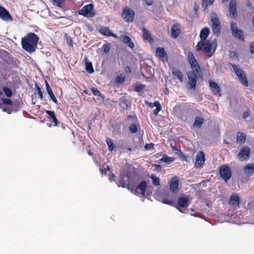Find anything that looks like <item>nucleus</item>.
I'll return each mask as SVG.
<instances>
[{
  "instance_id": "0e129e2a",
  "label": "nucleus",
  "mask_w": 254,
  "mask_h": 254,
  "mask_svg": "<svg viewBox=\"0 0 254 254\" xmlns=\"http://www.w3.org/2000/svg\"><path fill=\"white\" fill-rule=\"evenodd\" d=\"M223 142H224V143H225L226 144H229V142L228 141L226 140H224Z\"/></svg>"
},
{
  "instance_id": "8fccbe9b",
  "label": "nucleus",
  "mask_w": 254,
  "mask_h": 254,
  "mask_svg": "<svg viewBox=\"0 0 254 254\" xmlns=\"http://www.w3.org/2000/svg\"><path fill=\"white\" fill-rule=\"evenodd\" d=\"M36 88H37V91L38 94L39 95V98L41 100H42L43 98V93H42V92L41 91V88L38 85H36Z\"/></svg>"
},
{
  "instance_id": "09e8293b",
  "label": "nucleus",
  "mask_w": 254,
  "mask_h": 254,
  "mask_svg": "<svg viewBox=\"0 0 254 254\" xmlns=\"http://www.w3.org/2000/svg\"><path fill=\"white\" fill-rule=\"evenodd\" d=\"M251 111L249 108H248L245 112L243 113V118L246 119L250 116Z\"/></svg>"
},
{
  "instance_id": "e433bc0d",
  "label": "nucleus",
  "mask_w": 254,
  "mask_h": 254,
  "mask_svg": "<svg viewBox=\"0 0 254 254\" xmlns=\"http://www.w3.org/2000/svg\"><path fill=\"white\" fill-rule=\"evenodd\" d=\"M127 181L126 185L127 186V188L128 189H131L132 190L133 186V184L131 182L132 181L131 174L130 173H127Z\"/></svg>"
},
{
  "instance_id": "79ce46f5",
  "label": "nucleus",
  "mask_w": 254,
  "mask_h": 254,
  "mask_svg": "<svg viewBox=\"0 0 254 254\" xmlns=\"http://www.w3.org/2000/svg\"><path fill=\"white\" fill-rule=\"evenodd\" d=\"M145 88V85L141 84L139 82H137L135 86L134 90L137 92H141Z\"/></svg>"
},
{
  "instance_id": "b1692460",
  "label": "nucleus",
  "mask_w": 254,
  "mask_h": 254,
  "mask_svg": "<svg viewBox=\"0 0 254 254\" xmlns=\"http://www.w3.org/2000/svg\"><path fill=\"white\" fill-rule=\"evenodd\" d=\"M119 105L122 109L125 110L131 106V102L129 100L126 99L125 97H122L120 99Z\"/></svg>"
},
{
  "instance_id": "58836bf2",
  "label": "nucleus",
  "mask_w": 254,
  "mask_h": 254,
  "mask_svg": "<svg viewBox=\"0 0 254 254\" xmlns=\"http://www.w3.org/2000/svg\"><path fill=\"white\" fill-rule=\"evenodd\" d=\"M150 178L152 180V184L153 185L155 186H159L160 185V180L159 178L156 177L153 174H152Z\"/></svg>"
},
{
  "instance_id": "c03bdc74",
  "label": "nucleus",
  "mask_w": 254,
  "mask_h": 254,
  "mask_svg": "<svg viewBox=\"0 0 254 254\" xmlns=\"http://www.w3.org/2000/svg\"><path fill=\"white\" fill-rule=\"evenodd\" d=\"M2 90L5 94V95L7 97H11L12 96V92L10 89L8 87H4L2 88Z\"/></svg>"
},
{
  "instance_id": "39448f33",
  "label": "nucleus",
  "mask_w": 254,
  "mask_h": 254,
  "mask_svg": "<svg viewBox=\"0 0 254 254\" xmlns=\"http://www.w3.org/2000/svg\"><path fill=\"white\" fill-rule=\"evenodd\" d=\"M230 65L233 68L234 72L238 77L241 83L245 87H248L249 85L248 80L246 74L245 73L243 69L235 64H230Z\"/></svg>"
},
{
  "instance_id": "423d86ee",
  "label": "nucleus",
  "mask_w": 254,
  "mask_h": 254,
  "mask_svg": "<svg viewBox=\"0 0 254 254\" xmlns=\"http://www.w3.org/2000/svg\"><path fill=\"white\" fill-rule=\"evenodd\" d=\"M127 123H131L128 127V129L132 133H135L137 132L138 128L139 127V124L136 116L128 115L126 119Z\"/></svg>"
},
{
  "instance_id": "f257e3e1",
  "label": "nucleus",
  "mask_w": 254,
  "mask_h": 254,
  "mask_svg": "<svg viewBox=\"0 0 254 254\" xmlns=\"http://www.w3.org/2000/svg\"><path fill=\"white\" fill-rule=\"evenodd\" d=\"M187 56L191 68V70L187 72L188 83L191 89H195L196 82L199 77L202 76V72L193 53L189 51Z\"/></svg>"
},
{
  "instance_id": "e2e57ef3",
  "label": "nucleus",
  "mask_w": 254,
  "mask_h": 254,
  "mask_svg": "<svg viewBox=\"0 0 254 254\" xmlns=\"http://www.w3.org/2000/svg\"><path fill=\"white\" fill-rule=\"evenodd\" d=\"M2 76L3 79H4L5 80H6V79H7L8 78L6 76V74L4 75H2Z\"/></svg>"
},
{
  "instance_id": "de8ad7c7",
  "label": "nucleus",
  "mask_w": 254,
  "mask_h": 254,
  "mask_svg": "<svg viewBox=\"0 0 254 254\" xmlns=\"http://www.w3.org/2000/svg\"><path fill=\"white\" fill-rule=\"evenodd\" d=\"M1 101H2L3 104L4 105H7L11 106H12L13 105V101L10 99L2 98Z\"/></svg>"
},
{
  "instance_id": "6e6d98bb",
  "label": "nucleus",
  "mask_w": 254,
  "mask_h": 254,
  "mask_svg": "<svg viewBox=\"0 0 254 254\" xmlns=\"http://www.w3.org/2000/svg\"><path fill=\"white\" fill-rule=\"evenodd\" d=\"M250 52L252 54L254 53V42H252L250 44Z\"/></svg>"
},
{
  "instance_id": "7ed1b4c3",
  "label": "nucleus",
  "mask_w": 254,
  "mask_h": 254,
  "mask_svg": "<svg viewBox=\"0 0 254 254\" xmlns=\"http://www.w3.org/2000/svg\"><path fill=\"white\" fill-rule=\"evenodd\" d=\"M173 199H163L162 202L177 208L180 212H184L180 207H187L190 205L189 198L188 196H181L178 198V204H176Z\"/></svg>"
},
{
  "instance_id": "aec40b11",
  "label": "nucleus",
  "mask_w": 254,
  "mask_h": 254,
  "mask_svg": "<svg viewBox=\"0 0 254 254\" xmlns=\"http://www.w3.org/2000/svg\"><path fill=\"white\" fill-rule=\"evenodd\" d=\"M118 39L122 40V42L126 44L130 49H133L134 47V44L129 36L122 35Z\"/></svg>"
},
{
  "instance_id": "4d7b16f0",
  "label": "nucleus",
  "mask_w": 254,
  "mask_h": 254,
  "mask_svg": "<svg viewBox=\"0 0 254 254\" xmlns=\"http://www.w3.org/2000/svg\"><path fill=\"white\" fill-rule=\"evenodd\" d=\"M122 149L124 150L125 152H128L132 150L131 148L129 146H125L124 147H123Z\"/></svg>"
},
{
  "instance_id": "a878e982",
  "label": "nucleus",
  "mask_w": 254,
  "mask_h": 254,
  "mask_svg": "<svg viewBox=\"0 0 254 254\" xmlns=\"http://www.w3.org/2000/svg\"><path fill=\"white\" fill-rule=\"evenodd\" d=\"M142 37L144 41H146L149 43H152L154 42V40L152 37L151 34L149 31L145 28L142 29Z\"/></svg>"
},
{
  "instance_id": "603ef678",
  "label": "nucleus",
  "mask_w": 254,
  "mask_h": 254,
  "mask_svg": "<svg viewBox=\"0 0 254 254\" xmlns=\"http://www.w3.org/2000/svg\"><path fill=\"white\" fill-rule=\"evenodd\" d=\"M154 170L157 171L158 172H160L161 171V166L159 164H155L154 165Z\"/></svg>"
},
{
  "instance_id": "7c9ffc66",
  "label": "nucleus",
  "mask_w": 254,
  "mask_h": 254,
  "mask_svg": "<svg viewBox=\"0 0 254 254\" xmlns=\"http://www.w3.org/2000/svg\"><path fill=\"white\" fill-rule=\"evenodd\" d=\"M246 134L244 132H238L237 136V142L240 144H243L246 139Z\"/></svg>"
},
{
  "instance_id": "f03ea898",
  "label": "nucleus",
  "mask_w": 254,
  "mask_h": 254,
  "mask_svg": "<svg viewBox=\"0 0 254 254\" xmlns=\"http://www.w3.org/2000/svg\"><path fill=\"white\" fill-rule=\"evenodd\" d=\"M39 37L34 33L30 32L21 39L22 48L29 53L34 52L37 48Z\"/></svg>"
},
{
  "instance_id": "dca6fc26",
  "label": "nucleus",
  "mask_w": 254,
  "mask_h": 254,
  "mask_svg": "<svg viewBox=\"0 0 254 254\" xmlns=\"http://www.w3.org/2000/svg\"><path fill=\"white\" fill-rule=\"evenodd\" d=\"M147 188V183L142 181L134 190V193L137 195H144Z\"/></svg>"
},
{
  "instance_id": "6e6552de",
  "label": "nucleus",
  "mask_w": 254,
  "mask_h": 254,
  "mask_svg": "<svg viewBox=\"0 0 254 254\" xmlns=\"http://www.w3.org/2000/svg\"><path fill=\"white\" fill-rule=\"evenodd\" d=\"M230 29L234 37L241 41H245L244 32L238 27L236 23L231 22L230 23Z\"/></svg>"
},
{
  "instance_id": "473e14b6",
  "label": "nucleus",
  "mask_w": 254,
  "mask_h": 254,
  "mask_svg": "<svg viewBox=\"0 0 254 254\" xmlns=\"http://www.w3.org/2000/svg\"><path fill=\"white\" fill-rule=\"evenodd\" d=\"M204 123V119L199 117H196L193 124L194 127L200 128Z\"/></svg>"
},
{
  "instance_id": "49530a36",
  "label": "nucleus",
  "mask_w": 254,
  "mask_h": 254,
  "mask_svg": "<svg viewBox=\"0 0 254 254\" xmlns=\"http://www.w3.org/2000/svg\"><path fill=\"white\" fill-rule=\"evenodd\" d=\"M111 48L110 43H108L104 44L102 47V49L105 54H108Z\"/></svg>"
},
{
  "instance_id": "f3484780",
  "label": "nucleus",
  "mask_w": 254,
  "mask_h": 254,
  "mask_svg": "<svg viewBox=\"0 0 254 254\" xmlns=\"http://www.w3.org/2000/svg\"><path fill=\"white\" fill-rule=\"evenodd\" d=\"M209 33L210 31L208 27H204L201 29L199 35L200 40L197 43L198 47L202 46V43H203L204 41H207L206 39L208 37Z\"/></svg>"
},
{
  "instance_id": "5fc2aeb1",
  "label": "nucleus",
  "mask_w": 254,
  "mask_h": 254,
  "mask_svg": "<svg viewBox=\"0 0 254 254\" xmlns=\"http://www.w3.org/2000/svg\"><path fill=\"white\" fill-rule=\"evenodd\" d=\"M230 57L231 58H237L238 57L237 54L236 52H231V53L230 54Z\"/></svg>"
},
{
  "instance_id": "69168bd1",
  "label": "nucleus",
  "mask_w": 254,
  "mask_h": 254,
  "mask_svg": "<svg viewBox=\"0 0 254 254\" xmlns=\"http://www.w3.org/2000/svg\"><path fill=\"white\" fill-rule=\"evenodd\" d=\"M252 24H253V26H254V16L252 19Z\"/></svg>"
},
{
  "instance_id": "a19ab883",
  "label": "nucleus",
  "mask_w": 254,
  "mask_h": 254,
  "mask_svg": "<svg viewBox=\"0 0 254 254\" xmlns=\"http://www.w3.org/2000/svg\"><path fill=\"white\" fill-rule=\"evenodd\" d=\"M106 142L108 145L109 151H112L114 149V145L112 140L111 138L107 137L106 139Z\"/></svg>"
},
{
  "instance_id": "c756f323",
  "label": "nucleus",
  "mask_w": 254,
  "mask_h": 254,
  "mask_svg": "<svg viewBox=\"0 0 254 254\" xmlns=\"http://www.w3.org/2000/svg\"><path fill=\"white\" fill-rule=\"evenodd\" d=\"M84 61L86 70L89 73H92L94 70L92 63L86 57H85Z\"/></svg>"
},
{
  "instance_id": "c9c22d12",
  "label": "nucleus",
  "mask_w": 254,
  "mask_h": 254,
  "mask_svg": "<svg viewBox=\"0 0 254 254\" xmlns=\"http://www.w3.org/2000/svg\"><path fill=\"white\" fill-rule=\"evenodd\" d=\"M214 0H202L201 5L204 9V11H205L207 10L208 7L213 3Z\"/></svg>"
},
{
  "instance_id": "a18cd8bd",
  "label": "nucleus",
  "mask_w": 254,
  "mask_h": 254,
  "mask_svg": "<svg viewBox=\"0 0 254 254\" xmlns=\"http://www.w3.org/2000/svg\"><path fill=\"white\" fill-rule=\"evenodd\" d=\"M64 36H65V38L67 44L69 46L72 47L73 46V41H72L71 38L69 36H68L67 34H65Z\"/></svg>"
},
{
  "instance_id": "c85d7f7f",
  "label": "nucleus",
  "mask_w": 254,
  "mask_h": 254,
  "mask_svg": "<svg viewBox=\"0 0 254 254\" xmlns=\"http://www.w3.org/2000/svg\"><path fill=\"white\" fill-rule=\"evenodd\" d=\"M45 85H46V88L47 91L51 99L52 100V101L56 104H58V100L56 99V98L55 96V95L51 88L49 83L46 80L45 81Z\"/></svg>"
},
{
  "instance_id": "4468645a",
  "label": "nucleus",
  "mask_w": 254,
  "mask_h": 254,
  "mask_svg": "<svg viewBox=\"0 0 254 254\" xmlns=\"http://www.w3.org/2000/svg\"><path fill=\"white\" fill-rule=\"evenodd\" d=\"M205 161V154L202 151H199L196 155L194 166L196 168H202Z\"/></svg>"
},
{
  "instance_id": "3c124183",
  "label": "nucleus",
  "mask_w": 254,
  "mask_h": 254,
  "mask_svg": "<svg viewBox=\"0 0 254 254\" xmlns=\"http://www.w3.org/2000/svg\"><path fill=\"white\" fill-rule=\"evenodd\" d=\"M92 92L95 96H99L100 95V91L97 88H93L92 89Z\"/></svg>"
},
{
  "instance_id": "0eeeda50",
  "label": "nucleus",
  "mask_w": 254,
  "mask_h": 254,
  "mask_svg": "<svg viewBox=\"0 0 254 254\" xmlns=\"http://www.w3.org/2000/svg\"><path fill=\"white\" fill-rule=\"evenodd\" d=\"M78 13L86 17H94L95 15V12L94 10L93 4L90 3L83 6L79 10Z\"/></svg>"
},
{
  "instance_id": "f8f14e48",
  "label": "nucleus",
  "mask_w": 254,
  "mask_h": 254,
  "mask_svg": "<svg viewBox=\"0 0 254 254\" xmlns=\"http://www.w3.org/2000/svg\"><path fill=\"white\" fill-rule=\"evenodd\" d=\"M211 21L213 34L216 36L219 35L221 33V25L219 20L216 14L214 16H211Z\"/></svg>"
},
{
  "instance_id": "20e7f679",
  "label": "nucleus",
  "mask_w": 254,
  "mask_h": 254,
  "mask_svg": "<svg viewBox=\"0 0 254 254\" xmlns=\"http://www.w3.org/2000/svg\"><path fill=\"white\" fill-rule=\"evenodd\" d=\"M202 46L197 47V45L195 46L196 51L198 52L203 51L207 54L208 57H211L215 53L217 47L216 42H211L209 40L204 41L202 43Z\"/></svg>"
},
{
  "instance_id": "412c9836",
  "label": "nucleus",
  "mask_w": 254,
  "mask_h": 254,
  "mask_svg": "<svg viewBox=\"0 0 254 254\" xmlns=\"http://www.w3.org/2000/svg\"><path fill=\"white\" fill-rule=\"evenodd\" d=\"M146 104L150 108H152L156 107V109L153 111V114L157 116L158 113L161 110L162 107L159 101H155L154 103L146 101Z\"/></svg>"
},
{
  "instance_id": "9d476101",
  "label": "nucleus",
  "mask_w": 254,
  "mask_h": 254,
  "mask_svg": "<svg viewBox=\"0 0 254 254\" xmlns=\"http://www.w3.org/2000/svg\"><path fill=\"white\" fill-rule=\"evenodd\" d=\"M134 15L135 12L127 6H126L122 11V17L127 22H132Z\"/></svg>"
},
{
  "instance_id": "4c0bfd02",
  "label": "nucleus",
  "mask_w": 254,
  "mask_h": 254,
  "mask_svg": "<svg viewBox=\"0 0 254 254\" xmlns=\"http://www.w3.org/2000/svg\"><path fill=\"white\" fill-rule=\"evenodd\" d=\"M244 170L246 172L249 173L250 175H252L254 171V166L253 164H248L246 165Z\"/></svg>"
},
{
  "instance_id": "774afa93",
  "label": "nucleus",
  "mask_w": 254,
  "mask_h": 254,
  "mask_svg": "<svg viewBox=\"0 0 254 254\" xmlns=\"http://www.w3.org/2000/svg\"><path fill=\"white\" fill-rule=\"evenodd\" d=\"M110 168L109 166H107L106 168V170H110Z\"/></svg>"
},
{
  "instance_id": "72a5a7b5",
  "label": "nucleus",
  "mask_w": 254,
  "mask_h": 254,
  "mask_svg": "<svg viewBox=\"0 0 254 254\" xmlns=\"http://www.w3.org/2000/svg\"><path fill=\"white\" fill-rule=\"evenodd\" d=\"M172 74L174 76L177 77L178 79H179V80L181 82H182L183 81L184 74L180 69L176 68H173L172 69Z\"/></svg>"
},
{
  "instance_id": "a211bd4d",
  "label": "nucleus",
  "mask_w": 254,
  "mask_h": 254,
  "mask_svg": "<svg viewBox=\"0 0 254 254\" xmlns=\"http://www.w3.org/2000/svg\"><path fill=\"white\" fill-rule=\"evenodd\" d=\"M0 17L5 21H11L12 20L9 12L1 6H0Z\"/></svg>"
},
{
  "instance_id": "1a4fd4ad",
  "label": "nucleus",
  "mask_w": 254,
  "mask_h": 254,
  "mask_svg": "<svg viewBox=\"0 0 254 254\" xmlns=\"http://www.w3.org/2000/svg\"><path fill=\"white\" fill-rule=\"evenodd\" d=\"M179 179L177 176L172 178L169 183V188L170 190L174 194H172L171 198L175 200L176 197V193L179 191Z\"/></svg>"
},
{
  "instance_id": "864d4df0",
  "label": "nucleus",
  "mask_w": 254,
  "mask_h": 254,
  "mask_svg": "<svg viewBox=\"0 0 254 254\" xmlns=\"http://www.w3.org/2000/svg\"><path fill=\"white\" fill-rule=\"evenodd\" d=\"M153 147H154V144L152 143H149V144H146L145 146V149H146L147 150L150 149H153Z\"/></svg>"
},
{
  "instance_id": "f704fd0d",
  "label": "nucleus",
  "mask_w": 254,
  "mask_h": 254,
  "mask_svg": "<svg viewBox=\"0 0 254 254\" xmlns=\"http://www.w3.org/2000/svg\"><path fill=\"white\" fill-rule=\"evenodd\" d=\"M53 4L62 9H64L65 0H49Z\"/></svg>"
},
{
  "instance_id": "13d9d810",
  "label": "nucleus",
  "mask_w": 254,
  "mask_h": 254,
  "mask_svg": "<svg viewBox=\"0 0 254 254\" xmlns=\"http://www.w3.org/2000/svg\"><path fill=\"white\" fill-rule=\"evenodd\" d=\"M143 0L145 1L146 5H147L148 6H150L153 4V0Z\"/></svg>"
},
{
  "instance_id": "6ab92c4d",
  "label": "nucleus",
  "mask_w": 254,
  "mask_h": 254,
  "mask_svg": "<svg viewBox=\"0 0 254 254\" xmlns=\"http://www.w3.org/2000/svg\"><path fill=\"white\" fill-rule=\"evenodd\" d=\"M45 113L48 115V119L52 123L53 126H56L59 123V121L55 115L54 111L50 110H46Z\"/></svg>"
},
{
  "instance_id": "052dcab7",
  "label": "nucleus",
  "mask_w": 254,
  "mask_h": 254,
  "mask_svg": "<svg viewBox=\"0 0 254 254\" xmlns=\"http://www.w3.org/2000/svg\"><path fill=\"white\" fill-rule=\"evenodd\" d=\"M2 111L5 112H7L8 114H10L11 112V110L8 109L7 107H3Z\"/></svg>"
},
{
  "instance_id": "bb28decb",
  "label": "nucleus",
  "mask_w": 254,
  "mask_h": 254,
  "mask_svg": "<svg viewBox=\"0 0 254 254\" xmlns=\"http://www.w3.org/2000/svg\"><path fill=\"white\" fill-rule=\"evenodd\" d=\"M240 197L238 193H233L231 195L229 203L232 206H239L240 203Z\"/></svg>"
},
{
  "instance_id": "2eb2a0df",
  "label": "nucleus",
  "mask_w": 254,
  "mask_h": 254,
  "mask_svg": "<svg viewBox=\"0 0 254 254\" xmlns=\"http://www.w3.org/2000/svg\"><path fill=\"white\" fill-rule=\"evenodd\" d=\"M229 12L231 17L235 18L237 16L236 0H230L229 4Z\"/></svg>"
},
{
  "instance_id": "680f3d73",
  "label": "nucleus",
  "mask_w": 254,
  "mask_h": 254,
  "mask_svg": "<svg viewBox=\"0 0 254 254\" xmlns=\"http://www.w3.org/2000/svg\"><path fill=\"white\" fill-rule=\"evenodd\" d=\"M9 71L10 74L12 75H15V74H17V72L16 71H14V70H12V69L9 70Z\"/></svg>"
},
{
  "instance_id": "393cba45",
  "label": "nucleus",
  "mask_w": 254,
  "mask_h": 254,
  "mask_svg": "<svg viewBox=\"0 0 254 254\" xmlns=\"http://www.w3.org/2000/svg\"><path fill=\"white\" fill-rule=\"evenodd\" d=\"M99 31L102 35L105 36H112L115 38H119V36L113 33L112 31L107 27L101 28Z\"/></svg>"
},
{
  "instance_id": "cd10ccee",
  "label": "nucleus",
  "mask_w": 254,
  "mask_h": 254,
  "mask_svg": "<svg viewBox=\"0 0 254 254\" xmlns=\"http://www.w3.org/2000/svg\"><path fill=\"white\" fill-rule=\"evenodd\" d=\"M156 55L162 59H167V55L164 48H157L156 51Z\"/></svg>"
},
{
  "instance_id": "37998d69",
  "label": "nucleus",
  "mask_w": 254,
  "mask_h": 254,
  "mask_svg": "<svg viewBox=\"0 0 254 254\" xmlns=\"http://www.w3.org/2000/svg\"><path fill=\"white\" fill-rule=\"evenodd\" d=\"M173 161V159L172 157L168 156L167 155L164 154L162 158L159 159L160 163L161 162H171Z\"/></svg>"
},
{
  "instance_id": "9b49d317",
  "label": "nucleus",
  "mask_w": 254,
  "mask_h": 254,
  "mask_svg": "<svg viewBox=\"0 0 254 254\" xmlns=\"http://www.w3.org/2000/svg\"><path fill=\"white\" fill-rule=\"evenodd\" d=\"M219 173L220 177L226 182L229 180L232 176L231 170L227 165H223L220 166Z\"/></svg>"
},
{
  "instance_id": "ddd939ff",
  "label": "nucleus",
  "mask_w": 254,
  "mask_h": 254,
  "mask_svg": "<svg viewBox=\"0 0 254 254\" xmlns=\"http://www.w3.org/2000/svg\"><path fill=\"white\" fill-rule=\"evenodd\" d=\"M251 149L248 146L243 147L240 150L237 157L241 161L247 160L250 158Z\"/></svg>"
},
{
  "instance_id": "338daca9",
  "label": "nucleus",
  "mask_w": 254,
  "mask_h": 254,
  "mask_svg": "<svg viewBox=\"0 0 254 254\" xmlns=\"http://www.w3.org/2000/svg\"><path fill=\"white\" fill-rule=\"evenodd\" d=\"M172 148H173V150H176L177 151H178V149H177V148H175V147L174 146H173V147H172Z\"/></svg>"
},
{
  "instance_id": "ea45409f",
  "label": "nucleus",
  "mask_w": 254,
  "mask_h": 254,
  "mask_svg": "<svg viewBox=\"0 0 254 254\" xmlns=\"http://www.w3.org/2000/svg\"><path fill=\"white\" fill-rule=\"evenodd\" d=\"M125 77V75L123 73H121L117 76L115 78V82L117 83L122 84L124 82Z\"/></svg>"
},
{
  "instance_id": "4be33fe9",
  "label": "nucleus",
  "mask_w": 254,
  "mask_h": 254,
  "mask_svg": "<svg viewBox=\"0 0 254 254\" xmlns=\"http://www.w3.org/2000/svg\"><path fill=\"white\" fill-rule=\"evenodd\" d=\"M209 84L210 89L214 94L218 95L219 96L221 95L220 93L221 88L215 82L212 80H209Z\"/></svg>"
},
{
  "instance_id": "5701e85b",
  "label": "nucleus",
  "mask_w": 254,
  "mask_h": 254,
  "mask_svg": "<svg viewBox=\"0 0 254 254\" xmlns=\"http://www.w3.org/2000/svg\"><path fill=\"white\" fill-rule=\"evenodd\" d=\"M181 33L180 25L178 23H175L172 26L171 29V36L173 38H177Z\"/></svg>"
},
{
  "instance_id": "bf43d9fd",
  "label": "nucleus",
  "mask_w": 254,
  "mask_h": 254,
  "mask_svg": "<svg viewBox=\"0 0 254 254\" xmlns=\"http://www.w3.org/2000/svg\"><path fill=\"white\" fill-rule=\"evenodd\" d=\"M125 71L127 74H129L131 73V70L129 66H127L125 68Z\"/></svg>"
},
{
  "instance_id": "2f4dec72",
  "label": "nucleus",
  "mask_w": 254,
  "mask_h": 254,
  "mask_svg": "<svg viewBox=\"0 0 254 254\" xmlns=\"http://www.w3.org/2000/svg\"><path fill=\"white\" fill-rule=\"evenodd\" d=\"M7 63L10 67L12 68H18L19 65V61L14 58L9 59Z\"/></svg>"
}]
</instances>
